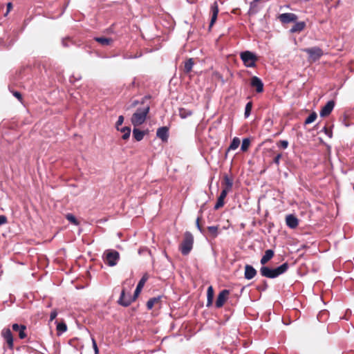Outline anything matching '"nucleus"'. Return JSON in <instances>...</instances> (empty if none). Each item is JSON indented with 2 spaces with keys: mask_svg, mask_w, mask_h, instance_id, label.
I'll use <instances>...</instances> for the list:
<instances>
[{
  "mask_svg": "<svg viewBox=\"0 0 354 354\" xmlns=\"http://www.w3.org/2000/svg\"><path fill=\"white\" fill-rule=\"evenodd\" d=\"M156 136L163 142H167L169 138V128L167 127H162L158 129Z\"/></svg>",
  "mask_w": 354,
  "mask_h": 354,
  "instance_id": "9b49d317",
  "label": "nucleus"
},
{
  "mask_svg": "<svg viewBox=\"0 0 354 354\" xmlns=\"http://www.w3.org/2000/svg\"><path fill=\"white\" fill-rule=\"evenodd\" d=\"M123 122H124V117L122 115H120L118 118V120L116 122V128L118 130H120L119 127L122 124Z\"/></svg>",
  "mask_w": 354,
  "mask_h": 354,
  "instance_id": "4c0bfd02",
  "label": "nucleus"
},
{
  "mask_svg": "<svg viewBox=\"0 0 354 354\" xmlns=\"http://www.w3.org/2000/svg\"><path fill=\"white\" fill-rule=\"evenodd\" d=\"M12 5L11 3H8L7 4V10H8V12H10V10L12 9Z\"/></svg>",
  "mask_w": 354,
  "mask_h": 354,
  "instance_id": "49530a36",
  "label": "nucleus"
},
{
  "mask_svg": "<svg viewBox=\"0 0 354 354\" xmlns=\"http://www.w3.org/2000/svg\"><path fill=\"white\" fill-rule=\"evenodd\" d=\"M286 223L290 228L295 229L298 226L299 221L294 215L289 214L286 217Z\"/></svg>",
  "mask_w": 354,
  "mask_h": 354,
  "instance_id": "4468645a",
  "label": "nucleus"
},
{
  "mask_svg": "<svg viewBox=\"0 0 354 354\" xmlns=\"http://www.w3.org/2000/svg\"><path fill=\"white\" fill-rule=\"evenodd\" d=\"M317 117V113L315 112H313L306 119L305 122H304L305 124H308L313 122L316 120Z\"/></svg>",
  "mask_w": 354,
  "mask_h": 354,
  "instance_id": "2f4dec72",
  "label": "nucleus"
},
{
  "mask_svg": "<svg viewBox=\"0 0 354 354\" xmlns=\"http://www.w3.org/2000/svg\"><path fill=\"white\" fill-rule=\"evenodd\" d=\"M194 64V62L192 58H189L187 60H186L184 64V73L186 74L189 73L192 70Z\"/></svg>",
  "mask_w": 354,
  "mask_h": 354,
  "instance_id": "b1692460",
  "label": "nucleus"
},
{
  "mask_svg": "<svg viewBox=\"0 0 354 354\" xmlns=\"http://www.w3.org/2000/svg\"><path fill=\"white\" fill-rule=\"evenodd\" d=\"M126 129H130V127H122V128L120 129V131H121V132H122L123 134H124L126 132V130H125Z\"/></svg>",
  "mask_w": 354,
  "mask_h": 354,
  "instance_id": "de8ad7c7",
  "label": "nucleus"
},
{
  "mask_svg": "<svg viewBox=\"0 0 354 354\" xmlns=\"http://www.w3.org/2000/svg\"><path fill=\"white\" fill-rule=\"evenodd\" d=\"M207 229L213 237H216L218 235V226H209L207 227Z\"/></svg>",
  "mask_w": 354,
  "mask_h": 354,
  "instance_id": "f704fd0d",
  "label": "nucleus"
},
{
  "mask_svg": "<svg viewBox=\"0 0 354 354\" xmlns=\"http://www.w3.org/2000/svg\"><path fill=\"white\" fill-rule=\"evenodd\" d=\"M305 53L308 54V59L310 62H316L323 55V50L317 46L305 48L303 50Z\"/></svg>",
  "mask_w": 354,
  "mask_h": 354,
  "instance_id": "423d86ee",
  "label": "nucleus"
},
{
  "mask_svg": "<svg viewBox=\"0 0 354 354\" xmlns=\"http://www.w3.org/2000/svg\"><path fill=\"white\" fill-rule=\"evenodd\" d=\"M199 220H200L199 218H198L197 220H196V226H197L198 229L201 232L202 231V228H201V225L199 224Z\"/></svg>",
  "mask_w": 354,
  "mask_h": 354,
  "instance_id": "a18cd8bd",
  "label": "nucleus"
},
{
  "mask_svg": "<svg viewBox=\"0 0 354 354\" xmlns=\"http://www.w3.org/2000/svg\"><path fill=\"white\" fill-rule=\"evenodd\" d=\"M211 12L212 17L209 23V28L212 27L217 19V16L218 13V6L216 1H214L213 4L211 6Z\"/></svg>",
  "mask_w": 354,
  "mask_h": 354,
  "instance_id": "f8f14e48",
  "label": "nucleus"
},
{
  "mask_svg": "<svg viewBox=\"0 0 354 354\" xmlns=\"http://www.w3.org/2000/svg\"><path fill=\"white\" fill-rule=\"evenodd\" d=\"M229 295L230 291L228 290H223L221 291L216 301V306L217 308H221L227 299Z\"/></svg>",
  "mask_w": 354,
  "mask_h": 354,
  "instance_id": "0eeeda50",
  "label": "nucleus"
},
{
  "mask_svg": "<svg viewBox=\"0 0 354 354\" xmlns=\"http://www.w3.org/2000/svg\"><path fill=\"white\" fill-rule=\"evenodd\" d=\"M1 335L3 337V338L7 342V344L10 348H12L13 347V338L12 335L9 328H4L2 332Z\"/></svg>",
  "mask_w": 354,
  "mask_h": 354,
  "instance_id": "ddd939ff",
  "label": "nucleus"
},
{
  "mask_svg": "<svg viewBox=\"0 0 354 354\" xmlns=\"http://www.w3.org/2000/svg\"><path fill=\"white\" fill-rule=\"evenodd\" d=\"M306 27L304 21L297 22L290 29L291 32H299L302 31Z\"/></svg>",
  "mask_w": 354,
  "mask_h": 354,
  "instance_id": "5701e85b",
  "label": "nucleus"
},
{
  "mask_svg": "<svg viewBox=\"0 0 354 354\" xmlns=\"http://www.w3.org/2000/svg\"><path fill=\"white\" fill-rule=\"evenodd\" d=\"M102 259L105 264L113 267L117 265L120 259V254L114 250H106L102 254Z\"/></svg>",
  "mask_w": 354,
  "mask_h": 354,
  "instance_id": "7ed1b4c3",
  "label": "nucleus"
},
{
  "mask_svg": "<svg viewBox=\"0 0 354 354\" xmlns=\"http://www.w3.org/2000/svg\"><path fill=\"white\" fill-rule=\"evenodd\" d=\"M288 268V265L286 263H284L274 269L270 268L267 266H263L260 269V273L263 277L273 279L286 272Z\"/></svg>",
  "mask_w": 354,
  "mask_h": 354,
  "instance_id": "f257e3e1",
  "label": "nucleus"
},
{
  "mask_svg": "<svg viewBox=\"0 0 354 354\" xmlns=\"http://www.w3.org/2000/svg\"><path fill=\"white\" fill-rule=\"evenodd\" d=\"M124 296V290H122L120 298L119 299V303L124 306H127L131 304V301L129 300H126Z\"/></svg>",
  "mask_w": 354,
  "mask_h": 354,
  "instance_id": "7c9ffc66",
  "label": "nucleus"
},
{
  "mask_svg": "<svg viewBox=\"0 0 354 354\" xmlns=\"http://www.w3.org/2000/svg\"><path fill=\"white\" fill-rule=\"evenodd\" d=\"M250 85L255 88L257 93H262L263 91V84L261 80L257 76L251 78Z\"/></svg>",
  "mask_w": 354,
  "mask_h": 354,
  "instance_id": "1a4fd4ad",
  "label": "nucleus"
},
{
  "mask_svg": "<svg viewBox=\"0 0 354 354\" xmlns=\"http://www.w3.org/2000/svg\"><path fill=\"white\" fill-rule=\"evenodd\" d=\"M214 289L212 286H209L207 290V306H212L214 299Z\"/></svg>",
  "mask_w": 354,
  "mask_h": 354,
  "instance_id": "4be33fe9",
  "label": "nucleus"
},
{
  "mask_svg": "<svg viewBox=\"0 0 354 354\" xmlns=\"http://www.w3.org/2000/svg\"><path fill=\"white\" fill-rule=\"evenodd\" d=\"M66 330H67V326H66V324H64V322L57 324V330L58 335H61L62 333L66 332Z\"/></svg>",
  "mask_w": 354,
  "mask_h": 354,
  "instance_id": "c756f323",
  "label": "nucleus"
},
{
  "mask_svg": "<svg viewBox=\"0 0 354 354\" xmlns=\"http://www.w3.org/2000/svg\"><path fill=\"white\" fill-rule=\"evenodd\" d=\"M145 136L144 131L134 128L133 130V136L137 141H140L142 140L143 137Z\"/></svg>",
  "mask_w": 354,
  "mask_h": 354,
  "instance_id": "cd10ccee",
  "label": "nucleus"
},
{
  "mask_svg": "<svg viewBox=\"0 0 354 354\" xmlns=\"http://www.w3.org/2000/svg\"><path fill=\"white\" fill-rule=\"evenodd\" d=\"M125 130H126L125 133H124L122 135V138L124 140H127V138H129L130 136V133H131V129H126Z\"/></svg>",
  "mask_w": 354,
  "mask_h": 354,
  "instance_id": "a19ab883",
  "label": "nucleus"
},
{
  "mask_svg": "<svg viewBox=\"0 0 354 354\" xmlns=\"http://www.w3.org/2000/svg\"><path fill=\"white\" fill-rule=\"evenodd\" d=\"M228 192H227V190H224V189L222 190L219 197L218 198L217 202L215 204V206H214L215 209H218L219 208L222 207L224 205V204H225L224 200H225Z\"/></svg>",
  "mask_w": 354,
  "mask_h": 354,
  "instance_id": "dca6fc26",
  "label": "nucleus"
},
{
  "mask_svg": "<svg viewBox=\"0 0 354 354\" xmlns=\"http://www.w3.org/2000/svg\"><path fill=\"white\" fill-rule=\"evenodd\" d=\"M10 91L12 92V95L19 100V101H20L21 102H22L23 101V97H22V95L21 94V93H19V91Z\"/></svg>",
  "mask_w": 354,
  "mask_h": 354,
  "instance_id": "c9c22d12",
  "label": "nucleus"
},
{
  "mask_svg": "<svg viewBox=\"0 0 354 354\" xmlns=\"http://www.w3.org/2000/svg\"><path fill=\"white\" fill-rule=\"evenodd\" d=\"M158 301L159 299L158 298L150 299L147 303V308L151 310L154 306V305L158 302Z\"/></svg>",
  "mask_w": 354,
  "mask_h": 354,
  "instance_id": "72a5a7b5",
  "label": "nucleus"
},
{
  "mask_svg": "<svg viewBox=\"0 0 354 354\" xmlns=\"http://www.w3.org/2000/svg\"><path fill=\"white\" fill-rule=\"evenodd\" d=\"M335 106V102L333 100L328 101L326 104L320 111V115L322 117H326L330 114Z\"/></svg>",
  "mask_w": 354,
  "mask_h": 354,
  "instance_id": "9d476101",
  "label": "nucleus"
},
{
  "mask_svg": "<svg viewBox=\"0 0 354 354\" xmlns=\"http://www.w3.org/2000/svg\"><path fill=\"white\" fill-rule=\"evenodd\" d=\"M223 185L225 186L223 189L230 192L232 189L233 185V178L225 174L223 176Z\"/></svg>",
  "mask_w": 354,
  "mask_h": 354,
  "instance_id": "a211bd4d",
  "label": "nucleus"
},
{
  "mask_svg": "<svg viewBox=\"0 0 354 354\" xmlns=\"http://www.w3.org/2000/svg\"><path fill=\"white\" fill-rule=\"evenodd\" d=\"M251 144V140L249 138H245L243 140L242 144L241 146V150L243 153H245L248 151Z\"/></svg>",
  "mask_w": 354,
  "mask_h": 354,
  "instance_id": "a878e982",
  "label": "nucleus"
},
{
  "mask_svg": "<svg viewBox=\"0 0 354 354\" xmlns=\"http://www.w3.org/2000/svg\"><path fill=\"white\" fill-rule=\"evenodd\" d=\"M7 218L4 215H0V225L6 224L7 223Z\"/></svg>",
  "mask_w": 354,
  "mask_h": 354,
  "instance_id": "79ce46f5",
  "label": "nucleus"
},
{
  "mask_svg": "<svg viewBox=\"0 0 354 354\" xmlns=\"http://www.w3.org/2000/svg\"><path fill=\"white\" fill-rule=\"evenodd\" d=\"M12 328L13 330L19 332V337L20 339H24L26 337V334L25 333V326L14 324H12Z\"/></svg>",
  "mask_w": 354,
  "mask_h": 354,
  "instance_id": "f3484780",
  "label": "nucleus"
},
{
  "mask_svg": "<svg viewBox=\"0 0 354 354\" xmlns=\"http://www.w3.org/2000/svg\"><path fill=\"white\" fill-rule=\"evenodd\" d=\"M241 144V140L239 138L235 137L233 138L232 142L230 143V146L227 148V150L226 151V153L230 151V150H235Z\"/></svg>",
  "mask_w": 354,
  "mask_h": 354,
  "instance_id": "393cba45",
  "label": "nucleus"
},
{
  "mask_svg": "<svg viewBox=\"0 0 354 354\" xmlns=\"http://www.w3.org/2000/svg\"><path fill=\"white\" fill-rule=\"evenodd\" d=\"M179 115L181 118H186L189 116H191L193 112L191 110L187 109L185 108H180L178 110Z\"/></svg>",
  "mask_w": 354,
  "mask_h": 354,
  "instance_id": "bb28decb",
  "label": "nucleus"
},
{
  "mask_svg": "<svg viewBox=\"0 0 354 354\" xmlns=\"http://www.w3.org/2000/svg\"><path fill=\"white\" fill-rule=\"evenodd\" d=\"M57 316V312L56 310H53L51 313H50V321H53V319H55L56 318V317Z\"/></svg>",
  "mask_w": 354,
  "mask_h": 354,
  "instance_id": "ea45409f",
  "label": "nucleus"
},
{
  "mask_svg": "<svg viewBox=\"0 0 354 354\" xmlns=\"http://www.w3.org/2000/svg\"><path fill=\"white\" fill-rule=\"evenodd\" d=\"M240 57L246 67L253 68L256 66L258 57L253 53L248 50L241 52Z\"/></svg>",
  "mask_w": 354,
  "mask_h": 354,
  "instance_id": "39448f33",
  "label": "nucleus"
},
{
  "mask_svg": "<svg viewBox=\"0 0 354 354\" xmlns=\"http://www.w3.org/2000/svg\"><path fill=\"white\" fill-rule=\"evenodd\" d=\"M252 108V102H248L246 104L245 108L244 115H245V118H248L250 115Z\"/></svg>",
  "mask_w": 354,
  "mask_h": 354,
  "instance_id": "473e14b6",
  "label": "nucleus"
},
{
  "mask_svg": "<svg viewBox=\"0 0 354 354\" xmlns=\"http://www.w3.org/2000/svg\"><path fill=\"white\" fill-rule=\"evenodd\" d=\"M281 156H276L275 158H274V162L278 164L279 163V158Z\"/></svg>",
  "mask_w": 354,
  "mask_h": 354,
  "instance_id": "09e8293b",
  "label": "nucleus"
},
{
  "mask_svg": "<svg viewBox=\"0 0 354 354\" xmlns=\"http://www.w3.org/2000/svg\"><path fill=\"white\" fill-rule=\"evenodd\" d=\"M151 98V95H145L143 98H142L140 103L142 104H144L146 100H150Z\"/></svg>",
  "mask_w": 354,
  "mask_h": 354,
  "instance_id": "c03bdc74",
  "label": "nucleus"
},
{
  "mask_svg": "<svg viewBox=\"0 0 354 354\" xmlns=\"http://www.w3.org/2000/svg\"><path fill=\"white\" fill-rule=\"evenodd\" d=\"M92 342H93V349L95 351V353L97 354L98 351H98V348H97L96 342H95V340L93 338L92 339Z\"/></svg>",
  "mask_w": 354,
  "mask_h": 354,
  "instance_id": "37998d69",
  "label": "nucleus"
},
{
  "mask_svg": "<svg viewBox=\"0 0 354 354\" xmlns=\"http://www.w3.org/2000/svg\"><path fill=\"white\" fill-rule=\"evenodd\" d=\"M288 145V142L286 140L279 141L278 146L281 148L286 149Z\"/></svg>",
  "mask_w": 354,
  "mask_h": 354,
  "instance_id": "58836bf2",
  "label": "nucleus"
},
{
  "mask_svg": "<svg viewBox=\"0 0 354 354\" xmlns=\"http://www.w3.org/2000/svg\"><path fill=\"white\" fill-rule=\"evenodd\" d=\"M194 243V237L189 232L184 234V239L180 245V250L184 255L188 254L192 249Z\"/></svg>",
  "mask_w": 354,
  "mask_h": 354,
  "instance_id": "20e7f679",
  "label": "nucleus"
},
{
  "mask_svg": "<svg viewBox=\"0 0 354 354\" xmlns=\"http://www.w3.org/2000/svg\"><path fill=\"white\" fill-rule=\"evenodd\" d=\"M274 256V251L272 250H267L265 252L264 255L262 257L261 259V263L262 265H265L268 261H269Z\"/></svg>",
  "mask_w": 354,
  "mask_h": 354,
  "instance_id": "aec40b11",
  "label": "nucleus"
},
{
  "mask_svg": "<svg viewBox=\"0 0 354 354\" xmlns=\"http://www.w3.org/2000/svg\"><path fill=\"white\" fill-rule=\"evenodd\" d=\"M147 279H148L147 274L143 275V277L141 278V279L138 282V284L135 290V296L136 297H137L140 294V292H141V290H142L143 286H145L146 281H147Z\"/></svg>",
  "mask_w": 354,
  "mask_h": 354,
  "instance_id": "6ab92c4d",
  "label": "nucleus"
},
{
  "mask_svg": "<svg viewBox=\"0 0 354 354\" xmlns=\"http://www.w3.org/2000/svg\"><path fill=\"white\" fill-rule=\"evenodd\" d=\"M280 21L283 24H288L290 22H295L297 19V16L291 12L283 13L279 16Z\"/></svg>",
  "mask_w": 354,
  "mask_h": 354,
  "instance_id": "6e6552de",
  "label": "nucleus"
},
{
  "mask_svg": "<svg viewBox=\"0 0 354 354\" xmlns=\"http://www.w3.org/2000/svg\"><path fill=\"white\" fill-rule=\"evenodd\" d=\"M150 110L149 104L145 105L143 108H138L136 111L132 115L131 122L136 126H139L143 124L146 120L147 115Z\"/></svg>",
  "mask_w": 354,
  "mask_h": 354,
  "instance_id": "f03ea898",
  "label": "nucleus"
},
{
  "mask_svg": "<svg viewBox=\"0 0 354 354\" xmlns=\"http://www.w3.org/2000/svg\"><path fill=\"white\" fill-rule=\"evenodd\" d=\"M94 40L103 46H109L112 44L113 39L104 37H95Z\"/></svg>",
  "mask_w": 354,
  "mask_h": 354,
  "instance_id": "412c9836",
  "label": "nucleus"
},
{
  "mask_svg": "<svg viewBox=\"0 0 354 354\" xmlns=\"http://www.w3.org/2000/svg\"><path fill=\"white\" fill-rule=\"evenodd\" d=\"M257 274V270L250 265H246L245 266L244 277L246 279H252Z\"/></svg>",
  "mask_w": 354,
  "mask_h": 354,
  "instance_id": "2eb2a0df",
  "label": "nucleus"
},
{
  "mask_svg": "<svg viewBox=\"0 0 354 354\" xmlns=\"http://www.w3.org/2000/svg\"><path fill=\"white\" fill-rule=\"evenodd\" d=\"M66 218L72 224L75 225H78L80 224V222L78 220L75 218V216L72 214H67L66 215Z\"/></svg>",
  "mask_w": 354,
  "mask_h": 354,
  "instance_id": "c85d7f7f",
  "label": "nucleus"
},
{
  "mask_svg": "<svg viewBox=\"0 0 354 354\" xmlns=\"http://www.w3.org/2000/svg\"><path fill=\"white\" fill-rule=\"evenodd\" d=\"M323 131L330 138H331L333 136V131L332 129L325 126L323 128Z\"/></svg>",
  "mask_w": 354,
  "mask_h": 354,
  "instance_id": "e433bc0d",
  "label": "nucleus"
}]
</instances>
